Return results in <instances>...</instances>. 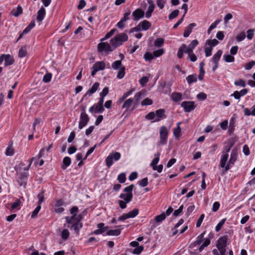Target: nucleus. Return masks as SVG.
<instances>
[{"instance_id":"nucleus-56","label":"nucleus","mask_w":255,"mask_h":255,"mask_svg":"<svg viewBox=\"0 0 255 255\" xmlns=\"http://www.w3.org/2000/svg\"><path fill=\"white\" fill-rule=\"evenodd\" d=\"M164 40L163 38H157L154 41V45L156 47H160L164 43Z\"/></svg>"},{"instance_id":"nucleus-4","label":"nucleus","mask_w":255,"mask_h":255,"mask_svg":"<svg viewBox=\"0 0 255 255\" xmlns=\"http://www.w3.org/2000/svg\"><path fill=\"white\" fill-rule=\"evenodd\" d=\"M113 45L111 44H109L108 42H105L101 41L98 44L97 51L100 53H105L108 54L110 52L113 51L115 50Z\"/></svg>"},{"instance_id":"nucleus-7","label":"nucleus","mask_w":255,"mask_h":255,"mask_svg":"<svg viewBox=\"0 0 255 255\" xmlns=\"http://www.w3.org/2000/svg\"><path fill=\"white\" fill-rule=\"evenodd\" d=\"M121 157V154L119 152H112L107 157L106 163L107 167L110 168L113 164V161L119 160Z\"/></svg>"},{"instance_id":"nucleus-8","label":"nucleus","mask_w":255,"mask_h":255,"mask_svg":"<svg viewBox=\"0 0 255 255\" xmlns=\"http://www.w3.org/2000/svg\"><path fill=\"white\" fill-rule=\"evenodd\" d=\"M25 164L21 162L19 164L14 166V169L18 175V178L20 180H26L28 175L27 173L22 171V167Z\"/></svg>"},{"instance_id":"nucleus-1","label":"nucleus","mask_w":255,"mask_h":255,"mask_svg":"<svg viewBox=\"0 0 255 255\" xmlns=\"http://www.w3.org/2000/svg\"><path fill=\"white\" fill-rule=\"evenodd\" d=\"M199 42L197 39L193 40L191 41L189 45L185 44H182L178 49L177 51V57L179 59H181L183 56V53H189L193 52L194 49L197 46Z\"/></svg>"},{"instance_id":"nucleus-24","label":"nucleus","mask_w":255,"mask_h":255,"mask_svg":"<svg viewBox=\"0 0 255 255\" xmlns=\"http://www.w3.org/2000/svg\"><path fill=\"white\" fill-rule=\"evenodd\" d=\"M205 233H206V232H204L201 234L199 235L196 238L195 241H194L192 244H191V245L193 246V247H195L197 245H200L203 241V238L204 237Z\"/></svg>"},{"instance_id":"nucleus-6","label":"nucleus","mask_w":255,"mask_h":255,"mask_svg":"<svg viewBox=\"0 0 255 255\" xmlns=\"http://www.w3.org/2000/svg\"><path fill=\"white\" fill-rule=\"evenodd\" d=\"M82 219L81 215H78L77 219L74 220V222L71 224H68V227L71 229H73L75 232L78 235L81 229L83 227V224L80 222Z\"/></svg>"},{"instance_id":"nucleus-39","label":"nucleus","mask_w":255,"mask_h":255,"mask_svg":"<svg viewBox=\"0 0 255 255\" xmlns=\"http://www.w3.org/2000/svg\"><path fill=\"white\" fill-rule=\"evenodd\" d=\"M116 30V29H111L109 32H108L105 35V36L103 38L101 39V41H104L110 38L114 34Z\"/></svg>"},{"instance_id":"nucleus-62","label":"nucleus","mask_w":255,"mask_h":255,"mask_svg":"<svg viewBox=\"0 0 255 255\" xmlns=\"http://www.w3.org/2000/svg\"><path fill=\"white\" fill-rule=\"evenodd\" d=\"M133 188H134V185L131 184L129 186L126 187L124 189V191L127 194H132V191Z\"/></svg>"},{"instance_id":"nucleus-22","label":"nucleus","mask_w":255,"mask_h":255,"mask_svg":"<svg viewBox=\"0 0 255 255\" xmlns=\"http://www.w3.org/2000/svg\"><path fill=\"white\" fill-rule=\"evenodd\" d=\"M170 98L175 102H178L182 100V95L181 93L173 92L171 94Z\"/></svg>"},{"instance_id":"nucleus-20","label":"nucleus","mask_w":255,"mask_h":255,"mask_svg":"<svg viewBox=\"0 0 255 255\" xmlns=\"http://www.w3.org/2000/svg\"><path fill=\"white\" fill-rule=\"evenodd\" d=\"M3 56L5 66H9L13 64L14 60L10 55L4 54Z\"/></svg>"},{"instance_id":"nucleus-28","label":"nucleus","mask_w":255,"mask_h":255,"mask_svg":"<svg viewBox=\"0 0 255 255\" xmlns=\"http://www.w3.org/2000/svg\"><path fill=\"white\" fill-rule=\"evenodd\" d=\"M93 66L98 71L105 69V64L103 61H99L96 62Z\"/></svg>"},{"instance_id":"nucleus-44","label":"nucleus","mask_w":255,"mask_h":255,"mask_svg":"<svg viewBox=\"0 0 255 255\" xmlns=\"http://www.w3.org/2000/svg\"><path fill=\"white\" fill-rule=\"evenodd\" d=\"M21 202L20 200L17 199L14 202H13L11 206V210H13L16 209H19Z\"/></svg>"},{"instance_id":"nucleus-36","label":"nucleus","mask_w":255,"mask_h":255,"mask_svg":"<svg viewBox=\"0 0 255 255\" xmlns=\"http://www.w3.org/2000/svg\"><path fill=\"white\" fill-rule=\"evenodd\" d=\"M52 77V74L51 73H47L44 75L42 81L45 83H49L51 81Z\"/></svg>"},{"instance_id":"nucleus-50","label":"nucleus","mask_w":255,"mask_h":255,"mask_svg":"<svg viewBox=\"0 0 255 255\" xmlns=\"http://www.w3.org/2000/svg\"><path fill=\"white\" fill-rule=\"evenodd\" d=\"M27 55V51L25 47H21L18 51V56L23 58Z\"/></svg>"},{"instance_id":"nucleus-17","label":"nucleus","mask_w":255,"mask_h":255,"mask_svg":"<svg viewBox=\"0 0 255 255\" xmlns=\"http://www.w3.org/2000/svg\"><path fill=\"white\" fill-rule=\"evenodd\" d=\"M46 11L44 8L41 7L37 12V20L39 22V24L42 21L45 17Z\"/></svg>"},{"instance_id":"nucleus-27","label":"nucleus","mask_w":255,"mask_h":255,"mask_svg":"<svg viewBox=\"0 0 255 255\" xmlns=\"http://www.w3.org/2000/svg\"><path fill=\"white\" fill-rule=\"evenodd\" d=\"M133 102V99L132 98H129L124 102L122 106V109H125L126 111H128L131 107L132 104Z\"/></svg>"},{"instance_id":"nucleus-30","label":"nucleus","mask_w":255,"mask_h":255,"mask_svg":"<svg viewBox=\"0 0 255 255\" xmlns=\"http://www.w3.org/2000/svg\"><path fill=\"white\" fill-rule=\"evenodd\" d=\"M180 123L177 124V128L173 130V134L175 138L178 139L181 136V128L180 127Z\"/></svg>"},{"instance_id":"nucleus-21","label":"nucleus","mask_w":255,"mask_h":255,"mask_svg":"<svg viewBox=\"0 0 255 255\" xmlns=\"http://www.w3.org/2000/svg\"><path fill=\"white\" fill-rule=\"evenodd\" d=\"M228 239V236L226 235L220 237L218 240L217 247H226Z\"/></svg>"},{"instance_id":"nucleus-42","label":"nucleus","mask_w":255,"mask_h":255,"mask_svg":"<svg viewBox=\"0 0 255 255\" xmlns=\"http://www.w3.org/2000/svg\"><path fill=\"white\" fill-rule=\"evenodd\" d=\"M186 80L189 84L197 81L196 76L194 75H190L186 77Z\"/></svg>"},{"instance_id":"nucleus-9","label":"nucleus","mask_w":255,"mask_h":255,"mask_svg":"<svg viewBox=\"0 0 255 255\" xmlns=\"http://www.w3.org/2000/svg\"><path fill=\"white\" fill-rule=\"evenodd\" d=\"M89 117L86 114L85 108H83L80 116L78 125L79 128L81 129L85 127L89 122Z\"/></svg>"},{"instance_id":"nucleus-48","label":"nucleus","mask_w":255,"mask_h":255,"mask_svg":"<svg viewBox=\"0 0 255 255\" xmlns=\"http://www.w3.org/2000/svg\"><path fill=\"white\" fill-rule=\"evenodd\" d=\"M159 156L160 153H157L155 154V158L152 160L151 162L150 163V166L152 167L154 166L157 165V164L158 163L159 161Z\"/></svg>"},{"instance_id":"nucleus-2","label":"nucleus","mask_w":255,"mask_h":255,"mask_svg":"<svg viewBox=\"0 0 255 255\" xmlns=\"http://www.w3.org/2000/svg\"><path fill=\"white\" fill-rule=\"evenodd\" d=\"M238 152L235 149H233L230 154V157L228 161H226L224 166H222L221 164V160H220L219 167L220 168H224L225 171H228L235 164V162L238 158Z\"/></svg>"},{"instance_id":"nucleus-64","label":"nucleus","mask_w":255,"mask_h":255,"mask_svg":"<svg viewBox=\"0 0 255 255\" xmlns=\"http://www.w3.org/2000/svg\"><path fill=\"white\" fill-rule=\"evenodd\" d=\"M254 65H255V61H252L245 65V68L246 70H249L251 69Z\"/></svg>"},{"instance_id":"nucleus-57","label":"nucleus","mask_w":255,"mask_h":255,"mask_svg":"<svg viewBox=\"0 0 255 255\" xmlns=\"http://www.w3.org/2000/svg\"><path fill=\"white\" fill-rule=\"evenodd\" d=\"M37 198L38 199V205H41V203L44 200V192L42 191L39 193L37 195Z\"/></svg>"},{"instance_id":"nucleus-16","label":"nucleus","mask_w":255,"mask_h":255,"mask_svg":"<svg viewBox=\"0 0 255 255\" xmlns=\"http://www.w3.org/2000/svg\"><path fill=\"white\" fill-rule=\"evenodd\" d=\"M144 11L140 8H137L132 12V15L134 21H137L144 16Z\"/></svg>"},{"instance_id":"nucleus-45","label":"nucleus","mask_w":255,"mask_h":255,"mask_svg":"<svg viewBox=\"0 0 255 255\" xmlns=\"http://www.w3.org/2000/svg\"><path fill=\"white\" fill-rule=\"evenodd\" d=\"M70 236V233L67 229H64L61 232V238L63 240H66Z\"/></svg>"},{"instance_id":"nucleus-47","label":"nucleus","mask_w":255,"mask_h":255,"mask_svg":"<svg viewBox=\"0 0 255 255\" xmlns=\"http://www.w3.org/2000/svg\"><path fill=\"white\" fill-rule=\"evenodd\" d=\"M226 221V219H222L217 225V226L215 227V231L216 232H219L223 227V226L224 225L225 222Z\"/></svg>"},{"instance_id":"nucleus-34","label":"nucleus","mask_w":255,"mask_h":255,"mask_svg":"<svg viewBox=\"0 0 255 255\" xmlns=\"http://www.w3.org/2000/svg\"><path fill=\"white\" fill-rule=\"evenodd\" d=\"M121 233L120 229L110 230L108 231L107 235L108 236H119Z\"/></svg>"},{"instance_id":"nucleus-26","label":"nucleus","mask_w":255,"mask_h":255,"mask_svg":"<svg viewBox=\"0 0 255 255\" xmlns=\"http://www.w3.org/2000/svg\"><path fill=\"white\" fill-rule=\"evenodd\" d=\"M5 154L6 156H12L14 154V150L12 146V142L9 143L5 150Z\"/></svg>"},{"instance_id":"nucleus-43","label":"nucleus","mask_w":255,"mask_h":255,"mask_svg":"<svg viewBox=\"0 0 255 255\" xmlns=\"http://www.w3.org/2000/svg\"><path fill=\"white\" fill-rule=\"evenodd\" d=\"M125 69L126 68L125 67H121L120 69H119V71L117 74V77L119 79H121L125 75Z\"/></svg>"},{"instance_id":"nucleus-5","label":"nucleus","mask_w":255,"mask_h":255,"mask_svg":"<svg viewBox=\"0 0 255 255\" xmlns=\"http://www.w3.org/2000/svg\"><path fill=\"white\" fill-rule=\"evenodd\" d=\"M168 130L165 126H162L159 129V140L157 142L159 146L166 144L168 136Z\"/></svg>"},{"instance_id":"nucleus-58","label":"nucleus","mask_w":255,"mask_h":255,"mask_svg":"<svg viewBox=\"0 0 255 255\" xmlns=\"http://www.w3.org/2000/svg\"><path fill=\"white\" fill-rule=\"evenodd\" d=\"M145 119L147 120H154L155 118V114L153 112H151L145 116Z\"/></svg>"},{"instance_id":"nucleus-33","label":"nucleus","mask_w":255,"mask_h":255,"mask_svg":"<svg viewBox=\"0 0 255 255\" xmlns=\"http://www.w3.org/2000/svg\"><path fill=\"white\" fill-rule=\"evenodd\" d=\"M210 240L208 238L205 239L203 243L199 248V252H201L205 247H207L210 244Z\"/></svg>"},{"instance_id":"nucleus-51","label":"nucleus","mask_w":255,"mask_h":255,"mask_svg":"<svg viewBox=\"0 0 255 255\" xmlns=\"http://www.w3.org/2000/svg\"><path fill=\"white\" fill-rule=\"evenodd\" d=\"M179 12V11L178 9H175V10H173L172 12H171L169 14V15L168 16L169 19L170 20H172V19L175 18V17H176L178 16Z\"/></svg>"},{"instance_id":"nucleus-14","label":"nucleus","mask_w":255,"mask_h":255,"mask_svg":"<svg viewBox=\"0 0 255 255\" xmlns=\"http://www.w3.org/2000/svg\"><path fill=\"white\" fill-rule=\"evenodd\" d=\"M78 211V208L77 207H73L70 210V213L72 214L71 217H66V221L68 224H71L74 222L75 219H77V213Z\"/></svg>"},{"instance_id":"nucleus-32","label":"nucleus","mask_w":255,"mask_h":255,"mask_svg":"<svg viewBox=\"0 0 255 255\" xmlns=\"http://www.w3.org/2000/svg\"><path fill=\"white\" fill-rule=\"evenodd\" d=\"M23 10L20 5H18L16 10H13L12 15L15 17H17L22 13Z\"/></svg>"},{"instance_id":"nucleus-53","label":"nucleus","mask_w":255,"mask_h":255,"mask_svg":"<svg viewBox=\"0 0 255 255\" xmlns=\"http://www.w3.org/2000/svg\"><path fill=\"white\" fill-rule=\"evenodd\" d=\"M41 209V205H38L35 209L34 210V211L32 212L31 217L32 218H34L36 217L38 213H39V211Z\"/></svg>"},{"instance_id":"nucleus-19","label":"nucleus","mask_w":255,"mask_h":255,"mask_svg":"<svg viewBox=\"0 0 255 255\" xmlns=\"http://www.w3.org/2000/svg\"><path fill=\"white\" fill-rule=\"evenodd\" d=\"M100 86V84L98 82H95L92 86V87L86 92L84 96L88 95L91 96L92 94L95 93L98 89Z\"/></svg>"},{"instance_id":"nucleus-25","label":"nucleus","mask_w":255,"mask_h":255,"mask_svg":"<svg viewBox=\"0 0 255 255\" xmlns=\"http://www.w3.org/2000/svg\"><path fill=\"white\" fill-rule=\"evenodd\" d=\"M119 197L123 199V201H126L127 203H129L133 197V195L127 193H122L120 194Z\"/></svg>"},{"instance_id":"nucleus-54","label":"nucleus","mask_w":255,"mask_h":255,"mask_svg":"<svg viewBox=\"0 0 255 255\" xmlns=\"http://www.w3.org/2000/svg\"><path fill=\"white\" fill-rule=\"evenodd\" d=\"M142 106H149L152 104V101L148 98H146L144 99L141 103Z\"/></svg>"},{"instance_id":"nucleus-59","label":"nucleus","mask_w":255,"mask_h":255,"mask_svg":"<svg viewBox=\"0 0 255 255\" xmlns=\"http://www.w3.org/2000/svg\"><path fill=\"white\" fill-rule=\"evenodd\" d=\"M204 50L206 57H208L212 55V51L213 50L212 46L205 47Z\"/></svg>"},{"instance_id":"nucleus-10","label":"nucleus","mask_w":255,"mask_h":255,"mask_svg":"<svg viewBox=\"0 0 255 255\" xmlns=\"http://www.w3.org/2000/svg\"><path fill=\"white\" fill-rule=\"evenodd\" d=\"M104 101L99 99L98 102L90 108L89 112L91 113L95 112L96 113H102L105 109L103 107V103Z\"/></svg>"},{"instance_id":"nucleus-3","label":"nucleus","mask_w":255,"mask_h":255,"mask_svg":"<svg viewBox=\"0 0 255 255\" xmlns=\"http://www.w3.org/2000/svg\"><path fill=\"white\" fill-rule=\"evenodd\" d=\"M128 39V36L125 33H121L117 34L114 38L110 40V43L113 45L115 49L122 45L123 42L127 41Z\"/></svg>"},{"instance_id":"nucleus-55","label":"nucleus","mask_w":255,"mask_h":255,"mask_svg":"<svg viewBox=\"0 0 255 255\" xmlns=\"http://www.w3.org/2000/svg\"><path fill=\"white\" fill-rule=\"evenodd\" d=\"M154 7L148 6L147 10L145 13V17L149 18L151 17L152 12L153 11Z\"/></svg>"},{"instance_id":"nucleus-13","label":"nucleus","mask_w":255,"mask_h":255,"mask_svg":"<svg viewBox=\"0 0 255 255\" xmlns=\"http://www.w3.org/2000/svg\"><path fill=\"white\" fill-rule=\"evenodd\" d=\"M232 146H226L223 151V154L221 156V164L222 166H224L226 161H227L229 158V152H230Z\"/></svg>"},{"instance_id":"nucleus-52","label":"nucleus","mask_w":255,"mask_h":255,"mask_svg":"<svg viewBox=\"0 0 255 255\" xmlns=\"http://www.w3.org/2000/svg\"><path fill=\"white\" fill-rule=\"evenodd\" d=\"M246 38V34L244 32L240 33L236 37V40L238 42H241L244 40Z\"/></svg>"},{"instance_id":"nucleus-11","label":"nucleus","mask_w":255,"mask_h":255,"mask_svg":"<svg viewBox=\"0 0 255 255\" xmlns=\"http://www.w3.org/2000/svg\"><path fill=\"white\" fill-rule=\"evenodd\" d=\"M223 51L221 50H218L217 52L213 55L211 61L213 64V71H215L219 67V61L222 55Z\"/></svg>"},{"instance_id":"nucleus-46","label":"nucleus","mask_w":255,"mask_h":255,"mask_svg":"<svg viewBox=\"0 0 255 255\" xmlns=\"http://www.w3.org/2000/svg\"><path fill=\"white\" fill-rule=\"evenodd\" d=\"M139 213V211L137 209H134L132 211L129 212L128 214L129 218H133L136 217Z\"/></svg>"},{"instance_id":"nucleus-35","label":"nucleus","mask_w":255,"mask_h":255,"mask_svg":"<svg viewBox=\"0 0 255 255\" xmlns=\"http://www.w3.org/2000/svg\"><path fill=\"white\" fill-rule=\"evenodd\" d=\"M144 59L146 61L150 62L154 58L153 53L149 52H146L143 55Z\"/></svg>"},{"instance_id":"nucleus-12","label":"nucleus","mask_w":255,"mask_h":255,"mask_svg":"<svg viewBox=\"0 0 255 255\" xmlns=\"http://www.w3.org/2000/svg\"><path fill=\"white\" fill-rule=\"evenodd\" d=\"M181 106L183 108L185 112L190 113L196 107L193 101H184L181 103Z\"/></svg>"},{"instance_id":"nucleus-60","label":"nucleus","mask_w":255,"mask_h":255,"mask_svg":"<svg viewBox=\"0 0 255 255\" xmlns=\"http://www.w3.org/2000/svg\"><path fill=\"white\" fill-rule=\"evenodd\" d=\"M148 179L147 177L144 178L138 181L139 185L142 187H145L148 185Z\"/></svg>"},{"instance_id":"nucleus-15","label":"nucleus","mask_w":255,"mask_h":255,"mask_svg":"<svg viewBox=\"0 0 255 255\" xmlns=\"http://www.w3.org/2000/svg\"><path fill=\"white\" fill-rule=\"evenodd\" d=\"M154 113L155 114V118L154 120L153 121V122H158L162 119L166 118V115L165 114V111L163 109H158Z\"/></svg>"},{"instance_id":"nucleus-18","label":"nucleus","mask_w":255,"mask_h":255,"mask_svg":"<svg viewBox=\"0 0 255 255\" xmlns=\"http://www.w3.org/2000/svg\"><path fill=\"white\" fill-rule=\"evenodd\" d=\"M196 26V23H192L189 24L188 26L185 27L183 33V36L184 37H188L190 33L192 31V29L193 27H195Z\"/></svg>"},{"instance_id":"nucleus-31","label":"nucleus","mask_w":255,"mask_h":255,"mask_svg":"<svg viewBox=\"0 0 255 255\" xmlns=\"http://www.w3.org/2000/svg\"><path fill=\"white\" fill-rule=\"evenodd\" d=\"M121 67H125L122 65L121 60H117L112 64V68L114 70L120 69Z\"/></svg>"},{"instance_id":"nucleus-41","label":"nucleus","mask_w":255,"mask_h":255,"mask_svg":"<svg viewBox=\"0 0 255 255\" xmlns=\"http://www.w3.org/2000/svg\"><path fill=\"white\" fill-rule=\"evenodd\" d=\"M223 59L226 62H233L235 61L234 57L230 54H224L223 56Z\"/></svg>"},{"instance_id":"nucleus-23","label":"nucleus","mask_w":255,"mask_h":255,"mask_svg":"<svg viewBox=\"0 0 255 255\" xmlns=\"http://www.w3.org/2000/svg\"><path fill=\"white\" fill-rule=\"evenodd\" d=\"M139 24L140 26L141 30L146 31L149 29L151 26V24L148 21L146 20H144L139 23Z\"/></svg>"},{"instance_id":"nucleus-49","label":"nucleus","mask_w":255,"mask_h":255,"mask_svg":"<svg viewBox=\"0 0 255 255\" xmlns=\"http://www.w3.org/2000/svg\"><path fill=\"white\" fill-rule=\"evenodd\" d=\"M118 180L121 183H124L126 180V175L125 173H120L118 176Z\"/></svg>"},{"instance_id":"nucleus-61","label":"nucleus","mask_w":255,"mask_h":255,"mask_svg":"<svg viewBox=\"0 0 255 255\" xmlns=\"http://www.w3.org/2000/svg\"><path fill=\"white\" fill-rule=\"evenodd\" d=\"M164 53L163 49H160L157 50L153 51V54L155 57H158L162 55Z\"/></svg>"},{"instance_id":"nucleus-38","label":"nucleus","mask_w":255,"mask_h":255,"mask_svg":"<svg viewBox=\"0 0 255 255\" xmlns=\"http://www.w3.org/2000/svg\"><path fill=\"white\" fill-rule=\"evenodd\" d=\"M109 93V88L108 87H105L102 91L100 93V98L99 99L104 101L105 97Z\"/></svg>"},{"instance_id":"nucleus-40","label":"nucleus","mask_w":255,"mask_h":255,"mask_svg":"<svg viewBox=\"0 0 255 255\" xmlns=\"http://www.w3.org/2000/svg\"><path fill=\"white\" fill-rule=\"evenodd\" d=\"M218 43L219 41L216 39L212 40H207L206 42V44L209 45V46H212V48L218 45Z\"/></svg>"},{"instance_id":"nucleus-63","label":"nucleus","mask_w":255,"mask_h":255,"mask_svg":"<svg viewBox=\"0 0 255 255\" xmlns=\"http://www.w3.org/2000/svg\"><path fill=\"white\" fill-rule=\"evenodd\" d=\"M143 250L142 246H138L135 248L133 250V253L135 255H139Z\"/></svg>"},{"instance_id":"nucleus-29","label":"nucleus","mask_w":255,"mask_h":255,"mask_svg":"<svg viewBox=\"0 0 255 255\" xmlns=\"http://www.w3.org/2000/svg\"><path fill=\"white\" fill-rule=\"evenodd\" d=\"M71 158L68 156L65 157L63 159V164L62 165V168L63 169H66L67 167L71 164Z\"/></svg>"},{"instance_id":"nucleus-37","label":"nucleus","mask_w":255,"mask_h":255,"mask_svg":"<svg viewBox=\"0 0 255 255\" xmlns=\"http://www.w3.org/2000/svg\"><path fill=\"white\" fill-rule=\"evenodd\" d=\"M166 218V215L165 213H162L161 214L156 216L155 217V221L157 223H160Z\"/></svg>"}]
</instances>
